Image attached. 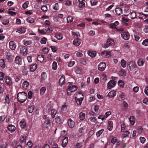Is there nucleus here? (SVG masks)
<instances>
[{"label": "nucleus", "instance_id": "423d86ee", "mask_svg": "<svg viewBox=\"0 0 148 148\" xmlns=\"http://www.w3.org/2000/svg\"><path fill=\"white\" fill-rule=\"evenodd\" d=\"M116 84V82L114 80H110L107 84V88L108 89H110L115 86Z\"/></svg>", "mask_w": 148, "mask_h": 148}, {"label": "nucleus", "instance_id": "c85d7f7f", "mask_svg": "<svg viewBox=\"0 0 148 148\" xmlns=\"http://www.w3.org/2000/svg\"><path fill=\"white\" fill-rule=\"evenodd\" d=\"M121 64L123 68H125L126 66V62L124 59H122L121 62Z\"/></svg>", "mask_w": 148, "mask_h": 148}, {"label": "nucleus", "instance_id": "ea45409f", "mask_svg": "<svg viewBox=\"0 0 148 148\" xmlns=\"http://www.w3.org/2000/svg\"><path fill=\"white\" fill-rule=\"evenodd\" d=\"M34 106H29L28 109V110L29 113H32L34 110Z\"/></svg>", "mask_w": 148, "mask_h": 148}, {"label": "nucleus", "instance_id": "4468645a", "mask_svg": "<svg viewBox=\"0 0 148 148\" xmlns=\"http://www.w3.org/2000/svg\"><path fill=\"white\" fill-rule=\"evenodd\" d=\"M116 95V92L114 90H112L109 92L107 96L110 98H113Z\"/></svg>", "mask_w": 148, "mask_h": 148}, {"label": "nucleus", "instance_id": "4c0bfd02", "mask_svg": "<svg viewBox=\"0 0 148 148\" xmlns=\"http://www.w3.org/2000/svg\"><path fill=\"white\" fill-rule=\"evenodd\" d=\"M52 68L54 70H56L57 68V63L56 62L54 61L52 65Z\"/></svg>", "mask_w": 148, "mask_h": 148}, {"label": "nucleus", "instance_id": "393cba45", "mask_svg": "<svg viewBox=\"0 0 148 148\" xmlns=\"http://www.w3.org/2000/svg\"><path fill=\"white\" fill-rule=\"evenodd\" d=\"M6 58L9 62H11L12 60V56L10 53H7Z\"/></svg>", "mask_w": 148, "mask_h": 148}, {"label": "nucleus", "instance_id": "ddd939ff", "mask_svg": "<svg viewBox=\"0 0 148 148\" xmlns=\"http://www.w3.org/2000/svg\"><path fill=\"white\" fill-rule=\"evenodd\" d=\"M10 48L13 50H14L16 47V45L15 42L12 41H10L9 43Z\"/></svg>", "mask_w": 148, "mask_h": 148}, {"label": "nucleus", "instance_id": "49530a36", "mask_svg": "<svg viewBox=\"0 0 148 148\" xmlns=\"http://www.w3.org/2000/svg\"><path fill=\"white\" fill-rule=\"evenodd\" d=\"M103 131L104 129H102L97 132L96 133L97 136V137L99 136Z\"/></svg>", "mask_w": 148, "mask_h": 148}, {"label": "nucleus", "instance_id": "a211bd4d", "mask_svg": "<svg viewBox=\"0 0 148 148\" xmlns=\"http://www.w3.org/2000/svg\"><path fill=\"white\" fill-rule=\"evenodd\" d=\"M65 77L64 76H62L59 79V83L60 85H62L64 84L65 83Z\"/></svg>", "mask_w": 148, "mask_h": 148}, {"label": "nucleus", "instance_id": "5701e85b", "mask_svg": "<svg viewBox=\"0 0 148 148\" xmlns=\"http://www.w3.org/2000/svg\"><path fill=\"white\" fill-rule=\"evenodd\" d=\"M115 12L116 14L118 15H120L122 12V9L119 8H117L115 9Z\"/></svg>", "mask_w": 148, "mask_h": 148}, {"label": "nucleus", "instance_id": "2eb2a0df", "mask_svg": "<svg viewBox=\"0 0 148 148\" xmlns=\"http://www.w3.org/2000/svg\"><path fill=\"white\" fill-rule=\"evenodd\" d=\"M107 43L109 46H113L114 45V40L110 38H108L106 41Z\"/></svg>", "mask_w": 148, "mask_h": 148}, {"label": "nucleus", "instance_id": "0eeeda50", "mask_svg": "<svg viewBox=\"0 0 148 148\" xmlns=\"http://www.w3.org/2000/svg\"><path fill=\"white\" fill-rule=\"evenodd\" d=\"M106 67V64L104 62L100 63L98 65V69L100 71H104Z\"/></svg>", "mask_w": 148, "mask_h": 148}, {"label": "nucleus", "instance_id": "a878e982", "mask_svg": "<svg viewBox=\"0 0 148 148\" xmlns=\"http://www.w3.org/2000/svg\"><path fill=\"white\" fill-rule=\"evenodd\" d=\"M20 125L21 128H24L25 127L26 123L25 121L24 120H23L20 122Z\"/></svg>", "mask_w": 148, "mask_h": 148}, {"label": "nucleus", "instance_id": "58836bf2", "mask_svg": "<svg viewBox=\"0 0 148 148\" xmlns=\"http://www.w3.org/2000/svg\"><path fill=\"white\" fill-rule=\"evenodd\" d=\"M5 63L4 60L3 59H1L0 60V66L2 68L5 67Z\"/></svg>", "mask_w": 148, "mask_h": 148}, {"label": "nucleus", "instance_id": "4d7b16f0", "mask_svg": "<svg viewBox=\"0 0 148 148\" xmlns=\"http://www.w3.org/2000/svg\"><path fill=\"white\" fill-rule=\"evenodd\" d=\"M28 71L27 70V69L25 67H24L22 71V73L23 75H26L27 74Z\"/></svg>", "mask_w": 148, "mask_h": 148}, {"label": "nucleus", "instance_id": "680f3d73", "mask_svg": "<svg viewBox=\"0 0 148 148\" xmlns=\"http://www.w3.org/2000/svg\"><path fill=\"white\" fill-rule=\"evenodd\" d=\"M32 43L31 41H24V44L25 45H30Z\"/></svg>", "mask_w": 148, "mask_h": 148}, {"label": "nucleus", "instance_id": "3c124183", "mask_svg": "<svg viewBox=\"0 0 148 148\" xmlns=\"http://www.w3.org/2000/svg\"><path fill=\"white\" fill-rule=\"evenodd\" d=\"M137 63L138 66H142L144 64V62L140 59H139L137 62Z\"/></svg>", "mask_w": 148, "mask_h": 148}, {"label": "nucleus", "instance_id": "7c9ffc66", "mask_svg": "<svg viewBox=\"0 0 148 148\" xmlns=\"http://www.w3.org/2000/svg\"><path fill=\"white\" fill-rule=\"evenodd\" d=\"M119 75L122 76L124 77L126 75V72L124 69H122L119 71Z\"/></svg>", "mask_w": 148, "mask_h": 148}, {"label": "nucleus", "instance_id": "6e6552de", "mask_svg": "<svg viewBox=\"0 0 148 148\" xmlns=\"http://www.w3.org/2000/svg\"><path fill=\"white\" fill-rule=\"evenodd\" d=\"M121 36L124 40H127L129 39L130 35L128 32H124L122 33Z\"/></svg>", "mask_w": 148, "mask_h": 148}, {"label": "nucleus", "instance_id": "052dcab7", "mask_svg": "<svg viewBox=\"0 0 148 148\" xmlns=\"http://www.w3.org/2000/svg\"><path fill=\"white\" fill-rule=\"evenodd\" d=\"M50 48L53 52H56L57 50V48L55 46H51Z\"/></svg>", "mask_w": 148, "mask_h": 148}, {"label": "nucleus", "instance_id": "09e8293b", "mask_svg": "<svg viewBox=\"0 0 148 148\" xmlns=\"http://www.w3.org/2000/svg\"><path fill=\"white\" fill-rule=\"evenodd\" d=\"M79 6L80 8H82L84 7L85 6V3L83 2H81V1H79Z\"/></svg>", "mask_w": 148, "mask_h": 148}, {"label": "nucleus", "instance_id": "f3484780", "mask_svg": "<svg viewBox=\"0 0 148 148\" xmlns=\"http://www.w3.org/2000/svg\"><path fill=\"white\" fill-rule=\"evenodd\" d=\"M8 130L11 132H14L16 129L15 126L12 125H9L8 127Z\"/></svg>", "mask_w": 148, "mask_h": 148}, {"label": "nucleus", "instance_id": "72a5a7b5", "mask_svg": "<svg viewBox=\"0 0 148 148\" xmlns=\"http://www.w3.org/2000/svg\"><path fill=\"white\" fill-rule=\"evenodd\" d=\"M85 114L84 113L81 112L79 114V117L81 120H83L85 119Z\"/></svg>", "mask_w": 148, "mask_h": 148}, {"label": "nucleus", "instance_id": "e433bc0d", "mask_svg": "<svg viewBox=\"0 0 148 148\" xmlns=\"http://www.w3.org/2000/svg\"><path fill=\"white\" fill-rule=\"evenodd\" d=\"M55 121L58 124H60L62 123V121L60 119L59 116H57L55 118Z\"/></svg>", "mask_w": 148, "mask_h": 148}, {"label": "nucleus", "instance_id": "774afa93", "mask_svg": "<svg viewBox=\"0 0 148 148\" xmlns=\"http://www.w3.org/2000/svg\"><path fill=\"white\" fill-rule=\"evenodd\" d=\"M76 146L77 148H82L83 147V145L81 143H77Z\"/></svg>", "mask_w": 148, "mask_h": 148}, {"label": "nucleus", "instance_id": "f03ea898", "mask_svg": "<svg viewBox=\"0 0 148 148\" xmlns=\"http://www.w3.org/2000/svg\"><path fill=\"white\" fill-rule=\"evenodd\" d=\"M75 33V32L72 33V35L76 37V38L74 39L73 41V45L75 46H79L81 43V40L79 38L80 37L79 34Z\"/></svg>", "mask_w": 148, "mask_h": 148}, {"label": "nucleus", "instance_id": "69168bd1", "mask_svg": "<svg viewBox=\"0 0 148 148\" xmlns=\"http://www.w3.org/2000/svg\"><path fill=\"white\" fill-rule=\"evenodd\" d=\"M139 139L141 143L143 144L145 143L146 140V139L145 138L142 137H140L139 138Z\"/></svg>", "mask_w": 148, "mask_h": 148}, {"label": "nucleus", "instance_id": "79ce46f5", "mask_svg": "<svg viewBox=\"0 0 148 148\" xmlns=\"http://www.w3.org/2000/svg\"><path fill=\"white\" fill-rule=\"evenodd\" d=\"M119 85L121 87H123L124 86V83L123 81L121 80H119L118 82Z\"/></svg>", "mask_w": 148, "mask_h": 148}, {"label": "nucleus", "instance_id": "de8ad7c7", "mask_svg": "<svg viewBox=\"0 0 148 148\" xmlns=\"http://www.w3.org/2000/svg\"><path fill=\"white\" fill-rule=\"evenodd\" d=\"M66 19L67 22L68 23L71 22L73 19V18L71 16H68Z\"/></svg>", "mask_w": 148, "mask_h": 148}, {"label": "nucleus", "instance_id": "f8f14e48", "mask_svg": "<svg viewBox=\"0 0 148 148\" xmlns=\"http://www.w3.org/2000/svg\"><path fill=\"white\" fill-rule=\"evenodd\" d=\"M5 83L8 85H10L12 84V81L11 78L9 76H6L5 78Z\"/></svg>", "mask_w": 148, "mask_h": 148}, {"label": "nucleus", "instance_id": "473e14b6", "mask_svg": "<svg viewBox=\"0 0 148 148\" xmlns=\"http://www.w3.org/2000/svg\"><path fill=\"white\" fill-rule=\"evenodd\" d=\"M37 59L38 61L41 62L43 61L44 60V57L42 55H39L38 56Z\"/></svg>", "mask_w": 148, "mask_h": 148}, {"label": "nucleus", "instance_id": "338daca9", "mask_svg": "<svg viewBox=\"0 0 148 148\" xmlns=\"http://www.w3.org/2000/svg\"><path fill=\"white\" fill-rule=\"evenodd\" d=\"M102 47L106 49L108 48L109 47V45H108V43L106 42V43H104L102 45Z\"/></svg>", "mask_w": 148, "mask_h": 148}, {"label": "nucleus", "instance_id": "0e129e2a", "mask_svg": "<svg viewBox=\"0 0 148 148\" xmlns=\"http://www.w3.org/2000/svg\"><path fill=\"white\" fill-rule=\"evenodd\" d=\"M41 9L43 11H46L47 10V6L46 5H44L41 7Z\"/></svg>", "mask_w": 148, "mask_h": 148}, {"label": "nucleus", "instance_id": "aec40b11", "mask_svg": "<svg viewBox=\"0 0 148 148\" xmlns=\"http://www.w3.org/2000/svg\"><path fill=\"white\" fill-rule=\"evenodd\" d=\"M113 128V122L112 121H109L108 123L107 129L110 131L112 130Z\"/></svg>", "mask_w": 148, "mask_h": 148}, {"label": "nucleus", "instance_id": "c03bdc74", "mask_svg": "<svg viewBox=\"0 0 148 148\" xmlns=\"http://www.w3.org/2000/svg\"><path fill=\"white\" fill-rule=\"evenodd\" d=\"M51 116L52 118H54L57 113V111L56 110L52 109L51 110Z\"/></svg>", "mask_w": 148, "mask_h": 148}, {"label": "nucleus", "instance_id": "f257e3e1", "mask_svg": "<svg viewBox=\"0 0 148 148\" xmlns=\"http://www.w3.org/2000/svg\"><path fill=\"white\" fill-rule=\"evenodd\" d=\"M17 96L18 101L21 103L25 102L27 97V94L24 92H19L17 94Z\"/></svg>", "mask_w": 148, "mask_h": 148}, {"label": "nucleus", "instance_id": "864d4df0", "mask_svg": "<svg viewBox=\"0 0 148 148\" xmlns=\"http://www.w3.org/2000/svg\"><path fill=\"white\" fill-rule=\"evenodd\" d=\"M119 97L121 98V99L123 100H124L125 99V96L122 93H119Z\"/></svg>", "mask_w": 148, "mask_h": 148}, {"label": "nucleus", "instance_id": "39448f33", "mask_svg": "<svg viewBox=\"0 0 148 148\" xmlns=\"http://www.w3.org/2000/svg\"><path fill=\"white\" fill-rule=\"evenodd\" d=\"M77 86L75 85H72L69 86L67 89L68 95H71V92H75L77 90Z\"/></svg>", "mask_w": 148, "mask_h": 148}, {"label": "nucleus", "instance_id": "1a4fd4ad", "mask_svg": "<svg viewBox=\"0 0 148 148\" xmlns=\"http://www.w3.org/2000/svg\"><path fill=\"white\" fill-rule=\"evenodd\" d=\"M15 63L20 65L21 64L22 59L19 56H17L15 60Z\"/></svg>", "mask_w": 148, "mask_h": 148}, {"label": "nucleus", "instance_id": "13d9d810", "mask_svg": "<svg viewBox=\"0 0 148 148\" xmlns=\"http://www.w3.org/2000/svg\"><path fill=\"white\" fill-rule=\"evenodd\" d=\"M111 114V112L109 111H108L106 112L104 115V118H107Z\"/></svg>", "mask_w": 148, "mask_h": 148}, {"label": "nucleus", "instance_id": "2f4dec72", "mask_svg": "<svg viewBox=\"0 0 148 148\" xmlns=\"http://www.w3.org/2000/svg\"><path fill=\"white\" fill-rule=\"evenodd\" d=\"M27 21L30 23H33L35 22V19L31 17H28L27 18Z\"/></svg>", "mask_w": 148, "mask_h": 148}, {"label": "nucleus", "instance_id": "7ed1b4c3", "mask_svg": "<svg viewBox=\"0 0 148 148\" xmlns=\"http://www.w3.org/2000/svg\"><path fill=\"white\" fill-rule=\"evenodd\" d=\"M84 99V96L83 94L81 93L78 94L77 97H75V99L77 104L79 105H80L82 104V102Z\"/></svg>", "mask_w": 148, "mask_h": 148}, {"label": "nucleus", "instance_id": "4be33fe9", "mask_svg": "<svg viewBox=\"0 0 148 148\" xmlns=\"http://www.w3.org/2000/svg\"><path fill=\"white\" fill-rule=\"evenodd\" d=\"M129 121L132 125H133L135 122V119L133 116H131L129 118Z\"/></svg>", "mask_w": 148, "mask_h": 148}, {"label": "nucleus", "instance_id": "c756f323", "mask_svg": "<svg viewBox=\"0 0 148 148\" xmlns=\"http://www.w3.org/2000/svg\"><path fill=\"white\" fill-rule=\"evenodd\" d=\"M47 77L46 73L45 72H42L41 75V79L42 80H45Z\"/></svg>", "mask_w": 148, "mask_h": 148}, {"label": "nucleus", "instance_id": "603ef678", "mask_svg": "<svg viewBox=\"0 0 148 148\" xmlns=\"http://www.w3.org/2000/svg\"><path fill=\"white\" fill-rule=\"evenodd\" d=\"M26 136H23L21 139V143L25 144V143Z\"/></svg>", "mask_w": 148, "mask_h": 148}, {"label": "nucleus", "instance_id": "cd10ccee", "mask_svg": "<svg viewBox=\"0 0 148 148\" xmlns=\"http://www.w3.org/2000/svg\"><path fill=\"white\" fill-rule=\"evenodd\" d=\"M55 37L59 40H62L63 38L62 34L60 33L56 34Z\"/></svg>", "mask_w": 148, "mask_h": 148}, {"label": "nucleus", "instance_id": "bf43d9fd", "mask_svg": "<svg viewBox=\"0 0 148 148\" xmlns=\"http://www.w3.org/2000/svg\"><path fill=\"white\" fill-rule=\"evenodd\" d=\"M5 102L7 103H8L10 102V99L9 97V95H7L6 96L5 98Z\"/></svg>", "mask_w": 148, "mask_h": 148}, {"label": "nucleus", "instance_id": "f704fd0d", "mask_svg": "<svg viewBox=\"0 0 148 148\" xmlns=\"http://www.w3.org/2000/svg\"><path fill=\"white\" fill-rule=\"evenodd\" d=\"M29 85V82L27 81H25L22 84V86L24 88L26 89L28 87Z\"/></svg>", "mask_w": 148, "mask_h": 148}, {"label": "nucleus", "instance_id": "9d476101", "mask_svg": "<svg viewBox=\"0 0 148 148\" xmlns=\"http://www.w3.org/2000/svg\"><path fill=\"white\" fill-rule=\"evenodd\" d=\"M68 124L69 127L71 128H73L74 126L75 122L71 118L68 120Z\"/></svg>", "mask_w": 148, "mask_h": 148}, {"label": "nucleus", "instance_id": "a18cd8bd", "mask_svg": "<svg viewBox=\"0 0 148 148\" xmlns=\"http://www.w3.org/2000/svg\"><path fill=\"white\" fill-rule=\"evenodd\" d=\"M29 4V2L28 1H25L22 5V7L24 9L27 8Z\"/></svg>", "mask_w": 148, "mask_h": 148}, {"label": "nucleus", "instance_id": "a19ab883", "mask_svg": "<svg viewBox=\"0 0 148 148\" xmlns=\"http://www.w3.org/2000/svg\"><path fill=\"white\" fill-rule=\"evenodd\" d=\"M46 90V88L45 87H42L40 89V94L41 95H43L45 92Z\"/></svg>", "mask_w": 148, "mask_h": 148}, {"label": "nucleus", "instance_id": "9b49d317", "mask_svg": "<svg viewBox=\"0 0 148 148\" xmlns=\"http://www.w3.org/2000/svg\"><path fill=\"white\" fill-rule=\"evenodd\" d=\"M110 51H104L101 52V54L103 57L108 58L110 56Z\"/></svg>", "mask_w": 148, "mask_h": 148}, {"label": "nucleus", "instance_id": "bb28decb", "mask_svg": "<svg viewBox=\"0 0 148 148\" xmlns=\"http://www.w3.org/2000/svg\"><path fill=\"white\" fill-rule=\"evenodd\" d=\"M26 30L24 27H21L18 29L16 32H18L20 34H23L25 32Z\"/></svg>", "mask_w": 148, "mask_h": 148}, {"label": "nucleus", "instance_id": "37998d69", "mask_svg": "<svg viewBox=\"0 0 148 148\" xmlns=\"http://www.w3.org/2000/svg\"><path fill=\"white\" fill-rule=\"evenodd\" d=\"M1 22L4 25H8L9 23V21L8 19L2 20Z\"/></svg>", "mask_w": 148, "mask_h": 148}, {"label": "nucleus", "instance_id": "6e6d98bb", "mask_svg": "<svg viewBox=\"0 0 148 148\" xmlns=\"http://www.w3.org/2000/svg\"><path fill=\"white\" fill-rule=\"evenodd\" d=\"M47 38L45 37H43L40 40V43L41 44H45L46 42Z\"/></svg>", "mask_w": 148, "mask_h": 148}, {"label": "nucleus", "instance_id": "8fccbe9b", "mask_svg": "<svg viewBox=\"0 0 148 148\" xmlns=\"http://www.w3.org/2000/svg\"><path fill=\"white\" fill-rule=\"evenodd\" d=\"M142 44L145 46H148V39H146L144 40L142 43Z\"/></svg>", "mask_w": 148, "mask_h": 148}, {"label": "nucleus", "instance_id": "5fc2aeb1", "mask_svg": "<svg viewBox=\"0 0 148 148\" xmlns=\"http://www.w3.org/2000/svg\"><path fill=\"white\" fill-rule=\"evenodd\" d=\"M117 138L116 137H113L111 140V143L113 144H115L117 141Z\"/></svg>", "mask_w": 148, "mask_h": 148}, {"label": "nucleus", "instance_id": "c9c22d12", "mask_svg": "<svg viewBox=\"0 0 148 148\" xmlns=\"http://www.w3.org/2000/svg\"><path fill=\"white\" fill-rule=\"evenodd\" d=\"M129 14L130 18L132 19H134L136 16V13L135 12H132Z\"/></svg>", "mask_w": 148, "mask_h": 148}, {"label": "nucleus", "instance_id": "e2e57ef3", "mask_svg": "<svg viewBox=\"0 0 148 148\" xmlns=\"http://www.w3.org/2000/svg\"><path fill=\"white\" fill-rule=\"evenodd\" d=\"M8 13L11 16H13L16 15V13L15 12L10 11H8Z\"/></svg>", "mask_w": 148, "mask_h": 148}, {"label": "nucleus", "instance_id": "b1692460", "mask_svg": "<svg viewBox=\"0 0 148 148\" xmlns=\"http://www.w3.org/2000/svg\"><path fill=\"white\" fill-rule=\"evenodd\" d=\"M85 128L83 127L79 128L78 130V134L79 135L82 136L84 135V133Z\"/></svg>", "mask_w": 148, "mask_h": 148}, {"label": "nucleus", "instance_id": "412c9836", "mask_svg": "<svg viewBox=\"0 0 148 148\" xmlns=\"http://www.w3.org/2000/svg\"><path fill=\"white\" fill-rule=\"evenodd\" d=\"M88 55L92 58L95 57L96 56V53L95 51H89L88 52Z\"/></svg>", "mask_w": 148, "mask_h": 148}, {"label": "nucleus", "instance_id": "dca6fc26", "mask_svg": "<svg viewBox=\"0 0 148 148\" xmlns=\"http://www.w3.org/2000/svg\"><path fill=\"white\" fill-rule=\"evenodd\" d=\"M68 141V138L66 137L63 139L62 143V146L64 147L66 145Z\"/></svg>", "mask_w": 148, "mask_h": 148}, {"label": "nucleus", "instance_id": "20e7f679", "mask_svg": "<svg viewBox=\"0 0 148 148\" xmlns=\"http://www.w3.org/2000/svg\"><path fill=\"white\" fill-rule=\"evenodd\" d=\"M127 64L128 65L130 70L131 71H134L137 67V65L135 62L131 61L128 62Z\"/></svg>", "mask_w": 148, "mask_h": 148}, {"label": "nucleus", "instance_id": "6ab92c4d", "mask_svg": "<svg viewBox=\"0 0 148 148\" xmlns=\"http://www.w3.org/2000/svg\"><path fill=\"white\" fill-rule=\"evenodd\" d=\"M37 65L36 64H32L30 66V70L31 71H34L37 68Z\"/></svg>", "mask_w": 148, "mask_h": 148}]
</instances>
